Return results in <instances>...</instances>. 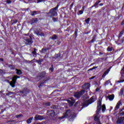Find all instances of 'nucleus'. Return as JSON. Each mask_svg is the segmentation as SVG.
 Segmentation results:
<instances>
[{
    "instance_id": "1",
    "label": "nucleus",
    "mask_w": 124,
    "mask_h": 124,
    "mask_svg": "<svg viewBox=\"0 0 124 124\" xmlns=\"http://www.w3.org/2000/svg\"><path fill=\"white\" fill-rule=\"evenodd\" d=\"M83 100V103L82 104V107H87L92 104L93 102H94L96 100V98L95 96H93L89 100V96L87 94H85L82 97Z\"/></svg>"
},
{
    "instance_id": "2",
    "label": "nucleus",
    "mask_w": 124,
    "mask_h": 124,
    "mask_svg": "<svg viewBox=\"0 0 124 124\" xmlns=\"http://www.w3.org/2000/svg\"><path fill=\"white\" fill-rule=\"evenodd\" d=\"M75 117V116L73 115V113H71V110L69 109L66 111L63 116L62 117V119H63V118H69L72 120Z\"/></svg>"
},
{
    "instance_id": "3",
    "label": "nucleus",
    "mask_w": 124,
    "mask_h": 124,
    "mask_svg": "<svg viewBox=\"0 0 124 124\" xmlns=\"http://www.w3.org/2000/svg\"><path fill=\"white\" fill-rule=\"evenodd\" d=\"M59 6H60V5L57 4L56 7L50 9L49 13L51 14V16H57L58 15Z\"/></svg>"
},
{
    "instance_id": "4",
    "label": "nucleus",
    "mask_w": 124,
    "mask_h": 124,
    "mask_svg": "<svg viewBox=\"0 0 124 124\" xmlns=\"http://www.w3.org/2000/svg\"><path fill=\"white\" fill-rule=\"evenodd\" d=\"M97 105L98 106L97 107L96 113L94 115V116L99 118H100V115H99V112H100L101 110V101H100V100H98Z\"/></svg>"
},
{
    "instance_id": "5",
    "label": "nucleus",
    "mask_w": 124,
    "mask_h": 124,
    "mask_svg": "<svg viewBox=\"0 0 124 124\" xmlns=\"http://www.w3.org/2000/svg\"><path fill=\"white\" fill-rule=\"evenodd\" d=\"M84 93H85V90H81L79 92L75 93L74 95L75 97H76V98L78 99V98H80Z\"/></svg>"
},
{
    "instance_id": "6",
    "label": "nucleus",
    "mask_w": 124,
    "mask_h": 124,
    "mask_svg": "<svg viewBox=\"0 0 124 124\" xmlns=\"http://www.w3.org/2000/svg\"><path fill=\"white\" fill-rule=\"evenodd\" d=\"M41 120H44V117L43 116L38 114L35 115L34 119V121H39Z\"/></svg>"
},
{
    "instance_id": "7",
    "label": "nucleus",
    "mask_w": 124,
    "mask_h": 124,
    "mask_svg": "<svg viewBox=\"0 0 124 124\" xmlns=\"http://www.w3.org/2000/svg\"><path fill=\"white\" fill-rule=\"evenodd\" d=\"M49 78H46L44 81H41L40 82V85L39 86V87L40 88V87H42L45 84H46V83L48 82V81H49Z\"/></svg>"
},
{
    "instance_id": "8",
    "label": "nucleus",
    "mask_w": 124,
    "mask_h": 124,
    "mask_svg": "<svg viewBox=\"0 0 124 124\" xmlns=\"http://www.w3.org/2000/svg\"><path fill=\"white\" fill-rule=\"evenodd\" d=\"M70 100H68V103H69V106H73V104L75 103V100L73 98H70Z\"/></svg>"
},
{
    "instance_id": "9",
    "label": "nucleus",
    "mask_w": 124,
    "mask_h": 124,
    "mask_svg": "<svg viewBox=\"0 0 124 124\" xmlns=\"http://www.w3.org/2000/svg\"><path fill=\"white\" fill-rule=\"evenodd\" d=\"M26 41L27 44L28 45H31V44H32V43L33 41H32V38L31 37H30V39H27L25 40Z\"/></svg>"
},
{
    "instance_id": "10",
    "label": "nucleus",
    "mask_w": 124,
    "mask_h": 124,
    "mask_svg": "<svg viewBox=\"0 0 124 124\" xmlns=\"http://www.w3.org/2000/svg\"><path fill=\"white\" fill-rule=\"evenodd\" d=\"M36 34L37 35H40V36H45V34L44 33L42 32L41 30H38L36 31Z\"/></svg>"
},
{
    "instance_id": "11",
    "label": "nucleus",
    "mask_w": 124,
    "mask_h": 124,
    "mask_svg": "<svg viewBox=\"0 0 124 124\" xmlns=\"http://www.w3.org/2000/svg\"><path fill=\"white\" fill-rule=\"evenodd\" d=\"M20 93L22 96H25V94H27V93H29V92L28 91V89H24L22 91H20Z\"/></svg>"
},
{
    "instance_id": "12",
    "label": "nucleus",
    "mask_w": 124,
    "mask_h": 124,
    "mask_svg": "<svg viewBox=\"0 0 124 124\" xmlns=\"http://www.w3.org/2000/svg\"><path fill=\"white\" fill-rule=\"evenodd\" d=\"M114 97H115V95L113 94L107 96V98H108L109 100L110 101L113 100Z\"/></svg>"
},
{
    "instance_id": "13",
    "label": "nucleus",
    "mask_w": 124,
    "mask_h": 124,
    "mask_svg": "<svg viewBox=\"0 0 124 124\" xmlns=\"http://www.w3.org/2000/svg\"><path fill=\"white\" fill-rule=\"evenodd\" d=\"M124 121V117H120L118 120L117 121V124H122L123 122Z\"/></svg>"
},
{
    "instance_id": "14",
    "label": "nucleus",
    "mask_w": 124,
    "mask_h": 124,
    "mask_svg": "<svg viewBox=\"0 0 124 124\" xmlns=\"http://www.w3.org/2000/svg\"><path fill=\"white\" fill-rule=\"evenodd\" d=\"M45 75H46V72L43 71L39 73V76L41 78H43L45 77Z\"/></svg>"
},
{
    "instance_id": "15",
    "label": "nucleus",
    "mask_w": 124,
    "mask_h": 124,
    "mask_svg": "<svg viewBox=\"0 0 124 124\" xmlns=\"http://www.w3.org/2000/svg\"><path fill=\"white\" fill-rule=\"evenodd\" d=\"M122 104V102H121V101H119L118 102V103H117L115 108V110H118V109H119L120 108V105H121Z\"/></svg>"
},
{
    "instance_id": "16",
    "label": "nucleus",
    "mask_w": 124,
    "mask_h": 124,
    "mask_svg": "<svg viewBox=\"0 0 124 124\" xmlns=\"http://www.w3.org/2000/svg\"><path fill=\"white\" fill-rule=\"evenodd\" d=\"M18 78H20V77L17 76H14L13 77L12 80L14 81V82H16V83L17 82V79H18Z\"/></svg>"
},
{
    "instance_id": "17",
    "label": "nucleus",
    "mask_w": 124,
    "mask_h": 124,
    "mask_svg": "<svg viewBox=\"0 0 124 124\" xmlns=\"http://www.w3.org/2000/svg\"><path fill=\"white\" fill-rule=\"evenodd\" d=\"M56 113L54 111V110H51L49 111V115L51 116V117H54Z\"/></svg>"
},
{
    "instance_id": "18",
    "label": "nucleus",
    "mask_w": 124,
    "mask_h": 124,
    "mask_svg": "<svg viewBox=\"0 0 124 124\" xmlns=\"http://www.w3.org/2000/svg\"><path fill=\"white\" fill-rule=\"evenodd\" d=\"M15 84H16V82L14 81V80H12L10 83V85L12 87V88H14V87H15Z\"/></svg>"
},
{
    "instance_id": "19",
    "label": "nucleus",
    "mask_w": 124,
    "mask_h": 124,
    "mask_svg": "<svg viewBox=\"0 0 124 124\" xmlns=\"http://www.w3.org/2000/svg\"><path fill=\"white\" fill-rule=\"evenodd\" d=\"M32 120H33V117H30L27 121V124H31V121H32Z\"/></svg>"
},
{
    "instance_id": "20",
    "label": "nucleus",
    "mask_w": 124,
    "mask_h": 124,
    "mask_svg": "<svg viewBox=\"0 0 124 124\" xmlns=\"http://www.w3.org/2000/svg\"><path fill=\"white\" fill-rule=\"evenodd\" d=\"M36 50H37L36 48H34V51L32 52V54L34 57H36L37 55V53L36 52Z\"/></svg>"
},
{
    "instance_id": "21",
    "label": "nucleus",
    "mask_w": 124,
    "mask_h": 124,
    "mask_svg": "<svg viewBox=\"0 0 124 124\" xmlns=\"http://www.w3.org/2000/svg\"><path fill=\"white\" fill-rule=\"evenodd\" d=\"M16 74L17 75H21V74H22V71H21L20 70L16 69Z\"/></svg>"
},
{
    "instance_id": "22",
    "label": "nucleus",
    "mask_w": 124,
    "mask_h": 124,
    "mask_svg": "<svg viewBox=\"0 0 124 124\" xmlns=\"http://www.w3.org/2000/svg\"><path fill=\"white\" fill-rule=\"evenodd\" d=\"M86 90H89L90 89V83H87L84 85Z\"/></svg>"
},
{
    "instance_id": "23",
    "label": "nucleus",
    "mask_w": 124,
    "mask_h": 124,
    "mask_svg": "<svg viewBox=\"0 0 124 124\" xmlns=\"http://www.w3.org/2000/svg\"><path fill=\"white\" fill-rule=\"evenodd\" d=\"M51 39H52V40H56V39H58V36L56 34L53 35L51 37Z\"/></svg>"
},
{
    "instance_id": "24",
    "label": "nucleus",
    "mask_w": 124,
    "mask_h": 124,
    "mask_svg": "<svg viewBox=\"0 0 124 124\" xmlns=\"http://www.w3.org/2000/svg\"><path fill=\"white\" fill-rule=\"evenodd\" d=\"M109 73V71H106L104 72V73L103 74V75H102V78H105V76H106V75H107V74H108V73Z\"/></svg>"
},
{
    "instance_id": "25",
    "label": "nucleus",
    "mask_w": 124,
    "mask_h": 124,
    "mask_svg": "<svg viewBox=\"0 0 124 124\" xmlns=\"http://www.w3.org/2000/svg\"><path fill=\"white\" fill-rule=\"evenodd\" d=\"M120 114L121 116H124V107L122 109H121L120 110Z\"/></svg>"
},
{
    "instance_id": "26",
    "label": "nucleus",
    "mask_w": 124,
    "mask_h": 124,
    "mask_svg": "<svg viewBox=\"0 0 124 124\" xmlns=\"http://www.w3.org/2000/svg\"><path fill=\"white\" fill-rule=\"evenodd\" d=\"M36 14H37V12L36 11L31 12V16H34V15H36Z\"/></svg>"
},
{
    "instance_id": "27",
    "label": "nucleus",
    "mask_w": 124,
    "mask_h": 124,
    "mask_svg": "<svg viewBox=\"0 0 124 124\" xmlns=\"http://www.w3.org/2000/svg\"><path fill=\"white\" fill-rule=\"evenodd\" d=\"M106 109V107H105V105H103L102 106V111L103 113H104V112H105Z\"/></svg>"
},
{
    "instance_id": "28",
    "label": "nucleus",
    "mask_w": 124,
    "mask_h": 124,
    "mask_svg": "<svg viewBox=\"0 0 124 124\" xmlns=\"http://www.w3.org/2000/svg\"><path fill=\"white\" fill-rule=\"evenodd\" d=\"M11 23L12 25L16 24V23H17V19L11 20Z\"/></svg>"
},
{
    "instance_id": "29",
    "label": "nucleus",
    "mask_w": 124,
    "mask_h": 124,
    "mask_svg": "<svg viewBox=\"0 0 124 124\" xmlns=\"http://www.w3.org/2000/svg\"><path fill=\"white\" fill-rule=\"evenodd\" d=\"M55 59H59L61 57V53L55 54Z\"/></svg>"
},
{
    "instance_id": "30",
    "label": "nucleus",
    "mask_w": 124,
    "mask_h": 124,
    "mask_svg": "<svg viewBox=\"0 0 124 124\" xmlns=\"http://www.w3.org/2000/svg\"><path fill=\"white\" fill-rule=\"evenodd\" d=\"M51 108H52V109H58V106H57V105H52L51 107Z\"/></svg>"
},
{
    "instance_id": "31",
    "label": "nucleus",
    "mask_w": 124,
    "mask_h": 124,
    "mask_svg": "<svg viewBox=\"0 0 124 124\" xmlns=\"http://www.w3.org/2000/svg\"><path fill=\"white\" fill-rule=\"evenodd\" d=\"M94 121L96 122H99V118L94 115Z\"/></svg>"
},
{
    "instance_id": "32",
    "label": "nucleus",
    "mask_w": 124,
    "mask_h": 124,
    "mask_svg": "<svg viewBox=\"0 0 124 124\" xmlns=\"http://www.w3.org/2000/svg\"><path fill=\"white\" fill-rule=\"evenodd\" d=\"M0 73L1 74H5V70L0 69Z\"/></svg>"
},
{
    "instance_id": "33",
    "label": "nucleus",
    "mask_w": 124,
    "mask_h": 124,
    "mask_svg": "<svg viewBox=\"0 0 124 124\" xmlns=\"http://www.w3.org/2000/svg\"><path fill=\"white\" fill-rule=\"evenodd\" d=\"M14 93H13L12 92H9L6 94V95L9 96V95H11V94H13Z\"/></svg>"
},
{
    "instance_id": "34",
    "label": "nucleus",
    "mask_w": 124,
    "mask_h": 124,
    "mask_svg": "<svg viewBox=\"0 0 124 124\" xmlns=\"http://www.w3.org/2000/svg\"><path fill=\"white\" fill-rule=\"evenodd\" d=\"M111 83V81H110V80H108L107 81L105 82L104 85L105 86H107V85H108V84Z\"/></svg>"
},
{
    "instance_id": "35",
    "label": "nucleus",
    "mask_w": 124,
    "mask_h": 124,
    "mask_svg": "<svg viewBox=\"0 0 124 124\" xmlns=\"http://www.w3.org/2000/svg\"><path fill=\"white\" fill-rule=\"evenodd\" d=\"M37 21H38V20L37 19V18H33L32 20V22L33 23H36V22H37Z\"/></svg>"
},
{
    "instance_id": "36",
    "label": "nucleus",
    "mask_w": 124,
    "mask_h": 124,
    "mask_svg": "<svg viewBox=\"0 0 124 124\" xmlns=\"http://www.w3.org/2000/svg\"><path fill=\"white\" fill-rule=\"evenodd\" d=\"M49 70H50L51 72H53L54 71V66L53 65H51V67L49 68Z\"/></svg>"
},
{
    "instance_id": "37",
    "label": "nucleus",
    "mask_w": 124,
    "mask_h": 124,
    "mask_svg": "<svg viewBox=\"0 0 124 124\" xmlns=\"http://www.w3.org/2000/svg\"><path fill=\"white\" fill-rule=\"evenodd\" d=\"M101 1H100V0L97 1L95 3V4H94V7L96 6L98 4V3H99L101 2Z\"/></svg>"
},
{
    "instance_id": "38",
    "label": "nucleus",
    "mask_w": 124,
    "mask_h": 124,
    "mask_svg": "<svg viewBox=\"0 0 124 124\" xmlns=\"http://www.w3.org/2000/svg\"><path fill=\"white\" fill-rule=\"evenodd\" d=\"M124 93V89H121L120 92L119 93V95H123V93Z\"/></svg>"
},
{
    "instance_id": "39",
    "label": "nucleus",
    "mask_w": 124,
    "mask_h": 124,
    "mask_svg": "<svg viewBox=\"0 0 124 124\" xmlns=\"http://www.w3.org/2000/svg\"><path fill=\"white\" fill-rule=\"evenodd\" d=\"M97 68V66H96V67L94 66L92 68L89 69L88 71H91L92 70H93V69H95V68Z\"/></svg>"
},
{
    "instance_id": "40",
    "label": "nucleus",
    "mask_w": 124,
    "mask_h": 124,
    "mask_svg": "<svg viewBox=\"0 0 124 124\" xmlns=\"http://www.w3.org/2000/svg\"><path fill=\"white\" fill-rule=\"evenodd\" d=\"M107 51H108V52H111V51H112V47L108 46L107 48Z\"/></svg>"
},
{
    "instance_id": "41",
    "label": "nucleus",
    "mask_w": 124,
    "mask_h": 124,
    "mask_svg": "<svg viewBox=\"0 0 124 124\" xmlns=\"http://www.w3.org/2000/svg\"><path fill=\"white\" fill-rule=\"evenodd\" d=\"M9 67H10V68H11V69H13V70L15 69V67H14V66H13V65H9Z\"/></svg>"
},
{
    "instance_id": "42",
    "label": "nucleus",
    "mask_w": 124,
    "mask_h": 124,
    "mask_svg": "<svg viewBox=\"0 0 124 124\" xmlns=\"http://www.w3.org/2000/svg\"><path fill=\"white\" fill-rule=\"evenodd\" d=\"M46 0H37V3H39V2H42L43 1H46Z\"/></svg>"
},
{
    "instance_id": "43",
    "label": "nucleus",
    "mask_w": 124,
    "mask_h": 124,
    "mask_svg": "<svg viewBox=\"0 0 124 124\" xmlns=\"http://www.w3.org/2000/svg\"><path fill=\"white\" fill-rule=\"evenodd\" d=\"M42 52L43 53H46V52H47V49H46V48H43L42 49Z\"/></svg>"
},
{
    "instance_id": "44",
    "label": "nucleus",
    "mask_w": 124,
    "mask_h": 124,
    "mask_svg": "<svg viewBox=\"0 0 124 124\" xmlns=\"http://www.w3.org/2000/svg\"><path fill=\"white\" fill-rule=\"evenodd\" d=\"M85 22L86 24H89L90 22V18H87V19H85Z\"/></svg>"
},
{
    "instance_id": "45",
    "label": "nucleus",
    "mask_w": 124,
    "mask_h": 124,
    "mask_svg": "<svg viewBox=\"0 0 124 124\" xmlns=\"http://www.w3.org/2000/svg\"><path fill=\"white\" fill-rule=\"evenodd\" d=\"M22 116H23L22 114L16 115V118H20V117H22Z\"/></svg>"
},
{
    "instance_id": "46",
    "label": "nucleus",
    "mask_w": 124,
    "mask_h": 124,
    "mask_svg": "<svg viewBox=\"0 0 124 124\" xmlns=\"http://www.w3.org/2000/svg\"><path fill=\"white\" fill-rule=\"evenodd\" d=\"M6 2L8 4H10V3H11V2H12V1L11 0H6Z\"/></svg>"
},
{
    "instance_id": "47",
    "label": "nucleus",
    "mask_w": 124,
    "mask_h": 124,
    "mask_svg": "<svg viewBox=\"0 0 124 124\" xmlns=\"http://www.w3.org/2000/svg\"><path fill=\"white\" fill-rule=\"evenodd\" d=\"M123 82H124V79L117 81L118 83H123Z\"/></svg>"
},
{
    "instance_id": "48",
    "label": "nucleus",
    "mask_w": 124,
    "mask_h": 124,
    "mask_svg": "<svg viewBox=\"0 0 124 124\" xmlns=\"http://www.w3.org/2000/svg\"><path fill=\"white\" fill-rule=\"evenodd\" d=\"M52 20L54 22L57 21V18H56L55 17H53Z\"/></svg>"
},
{
    "instance_id": "49",
    "label": "nucleus",
    "mask_w": 124,
    "mask_h": 124,
    "mask_svg": "<svg viewBox=\"0 0 124 124\" xmlns=\"http://www.w3.org/2000/svg\"><path fill=\"white\" fill-rule=\"evenodd\" d=\"M83 12H84V11L83 10L79 11V13H80V14H83Z\"/></svg>"
},
{
    "instance_id": "50",
    "label": "nucleus",
    "mask_w": 124,
    "mask_h": 124,
    "mask_svg": "<svg viewBox=\"0 0 124 124\" xmlns=\"http://www.w3.org/2000/svg\"><path fill=\"white\" fill-rule=\"evenodd\" d=\"M77 33H78L77 31H75V35L76 37H77Z\"/></svg>"
},
{
    "instance_id": "51",
    "label": "nucleus",
    "mask_w": 124,
    "mask_h": 124,
    "mask_svg": "<svg viewBox=\"0 0 124 124\" xmlns=\"http://www.w3.org/2000/svg\"><path fill=\"white\" fill-rule=\"evenodd\" d=\"M96 37V35H94L93 37V39L94 41H95V38Z\"/></svg>"
},
{
    "instance_id": "52",
    "label": "nucleus",
    "mask_w": 124,
    "mask_h": 124,
    "mask_svg": "<svg viewBox=\"0 0 124 124\" xmlns=\"http://www.w3.org/2000/svg\"><path fill=\"white\" fill-rule=\"evenodd\" d=\"M94 78H95V77H93L90 78V80H92V79H94Z\"/></svg>"
},
{
    "instance_id": "53",
    "label": "nucleus",
    "mask_w": 124,
    "mask_h": 124,
    "mask_svg": "<svg viewBox=\"0 0 124 124\" xmlns=\"http://www.w3.org/2000/svg\"><path fill=\"white\" fill-rule=\"evenodd\" d=\"M50 105H51V103H46V106H50Z\"/></svg>"
},
{
    "instance_id": "54",
    "label": "nucleus",
    "mask_w": 124,
    "mask_h": 124,
    "mask_svg": "<svg viewBox=\"0 0 124 124\" xmlns=\"http://www.w3.org/2000/svg\"><path fill=\"white\" fill-rule=\"evenodd\" d=\"M94 40H93V39L91 41V43H93V42H94Z\"/></svg>"
},
{
    "instance_id": "55",
    "label": "nucleus",
    "mask_w": 124,
    "mask_h": 124,
    "mask_svg": "<svg viewBox=\"0 0 124 124\" xmlns=\"http://www.w3.org/2000/svg\"><path fill=\"white\" fill-rule=\"evenodd\" d=\"M37 62L38 63H39V64H41V62H40V61L39 60H38V61H37Z\"/></svg>"
},
{
    "instance_id": "56",
    "label": "nucleus",
    "mask_w": 124,
    "mask_h": 124,
    "mask_svg": "<svg viewBox=\"0 0 124 124\" xmlns=\"http://www.w3.org/2000/svg\"><path fill=\"white\" fill-rule=\"evenodd\" d=\"M73 5H74V2H73V3L71 4V5H70L71 7H72V6H73Z\"/></svg>"
},
{
    "instance_id": "57",
    "label": "nucleus",
    "mask_w": 124,
    "mask_h": 124,
    "mask_svg": "<svg viewBox=\"0 0 124 124\" xmlns=\"http://www.w3.org/2000/svg\"><path fill=\"white\" fill-rule=\"evenodd\" d=\"M39 61H40V62L41 63L42 62H43V59H40Z\"/></svg>"
},
{
    "instance_id": "58",
    "label": "nucleus",
    "mask_w": 124,
    "mask_h": 124,
    "mask_svg": "<svg viewBox=\"0 0 124 124\" xmlns=\"http://www.w3.org/2000/svg\"><path fill=\"white\" fill-rule=\"evenodd\" d=\"M122 35H123V33H122V32H121L119 35V37H121V36H122Z\"/></svg>"
},
{
    "instance_id": "59",
    "label": "nucleus",
    "mask_w": 124,
    "mask_h": 124,
    "mask_svg": "<svg viewBox=\"0 0 124 124\" xmlns=\"http://www.w3.org/2000/svg\"><path fill=\"white\" fill-rule=\"evenodd\" d=\"M84 9H85V6H83L82 7V11H84Z\"/></svg>"
},
{
    "instance_id": "60",
    "label": "nucleus",
    "mask_w": 124,
    "mask_h": 124,
    "mask_svg": "<svg viewBox=\"0 0 124 124\" xmlns=\"http://www.w3.org/2000/svg\"><path fill=\"white\" fill-rule=\"evenodd\" d=\"M4 92V91L2 90L1 91H0V93H3Z\"/></svg>"
},
{
    "instance_id": "61",
    "label": "nucleus",
    "mask_w": 124,
    "mask_h": 124,
    "mask_svg": "<svg viewBox=\"0 0 124 124\" xmlns=\"http://www.w3.org/2000/svg\"><path fill=\"white\" fill-rule=\"evenodd\" d=\"M0 61H1V62H3V59L0 58Z\"/></svg>"
},
{
    "instance_id": "62",
    "label": "nucleus",
    "mask_w": 124,
    "mask_h": 124,
    "mask_svg": "<svg viewBox=\"0 0 124 124\" xmlns=\"http://www.w3.org/2000/svg\"><path fill=\"white\" fill-rule=\"evenodd\" d=\"M57 44L58 45H60V44H61V42L60 41H58V42L57 43Z\"/></svg>"
},
{
    "instance_id": "63",
    "label": "nucleus",
    "mask_w": 124,
    "mask_h": 124,
    "mask_svg": "<svg viewBox=\"0 0 124 124\" xmlns=\"http://www.w3.org/2000/svg\"><path fill=\"white\" fill-rule=\"evenodd\" d=\"M98 91H99V88H97L96 89V92H98Z\"/></svg>"
},
{
    "instance_id": "64",
    "label": "nucleus",
    "mask_w": 124,
    "mask_h": 124,
    "mask_svg": "<svg viewBox=\"0 0 124 124\" xmlns=\"http://www.w3.org/2000/svg\"><path fill=\"white\" fill-rule=\"evenodd\" d=\"M99 55H103V53L102 52H99Z\"/></svg>"
}]
</instances>
